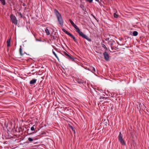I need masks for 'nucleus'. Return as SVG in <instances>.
<instances>
[{
  "label": "nucleus",
  "mask_w": 149,
  "mask_h": 149,
  "mask_svg": "<svg viewBox=\"0 0 149 149\" xmlns=\"http://www.w3.org/2000/svg\"><path fill=\"white\" fill-rule=\"evenodd\" d=\"M69 21L72 25V26L76 29V32L79 34L80 36L86 39L89 41L91 42V40L90 38H89L86 35L84 34L82 32L80 31V30L76 24H75L74 22L71 19H70L69 20Z\"/></svg>",
  "instance_id": "1"
},
{
  "label": "nucleus",
  "mask_w": 149,
  "mask_h": 149,
  "mask_svg": "<svg viewBox=\"0 0 149 149\" xmlns=\"http://www.w3.org/2000/svg\"><path fill=\"white\" fill-rule=\"evenodd\" d=\"M54 11L59 24L61 26H63V22L61 15L56 9H55Z\"/></svg>",
  "instance_id": "2"
},
{
  "label": "nucleus",
  "mask_w": 149,
  "mask_h": 149,
  "mask_svg": "<svg viewBox=\"0 0 149 149\" xmlns=\"http://www.w3.org/2000/svg\"><path fill=\"white\" fill-rule=\"evenodd\" d=\"M10 17L12 23L17 25L18 23V21L15 15L12 14L10 15Z\"/></svg>",
  "instance_id": "3"
},
{
  "label": "nucleus",
  "mask_w": 149,
  "mask_h": 149,
  "mask_svg": "<svg viewBox=\"0 0 149 149\" xmlns=\"http://www.w3.org/2000/svg\"><path fill=\"white\" fill-rule=\"evenodd\" d=\"M118 139L121 143L123 145H125V143L124 139H123L122 135L120 132L119 133V134L118 136Z\"/></svg>",
  "instance_id": "4"
},
{
  "label": "nucleus",
  "mask_w": 149,
  "mask_h": 149,
  "mask_svg": "<svg viewBox=\"0 0 149 149\" xmlns=\"http://www.w3.org/2000/svg\"><path fill=\"white\" fill-rule=\"evenodd\" d=\"M62 30L64 32H65L66 34L67 35H69V36H70L73 39V38L74 37V36L73 35H72V34L71 33H70L68 32L66 30L64 29H62Z\"/></svg>",
  "instance_id": "5"
},
{
  "label": "nucleus",
  "mask_w": 149,
  "mask_h": 149,
  "mask_svg": "<svg viewBox=\"0 0 149 149\" xmlns=\"http://www.w3.org/2000/svg\"><path fill=\"white\" fill-rule=\"evenodd\" d=\"M104 59L107 61H108L109 59V56L108 53L105 52L104 53Z\"/></svg>",
  "instance_id": "6"
},
{
  "label": "nucleus",
  "mask_w": 149,
  "mask_h": 149,
  "mask_svg": "<svg viewBox=\"0 0 149 149\" xmlns=\"http://www.w3.org/2000/svg\"><path fill=\"white\" fill-rule=\"evenodd\" d=\"M76 81L79 84H83L84 82H86L84 81V79H80L79 78H77L76 79Z\"/></svg>",
  "instance_id": "7"
},
{
  "label": "nucleus",
  "mask_w": 149,
  "mask_h": 149,
  "mask_svg": "<svg viewBox=\"0 0 149 149\" xmlns=\"http://www.w3.org/2000/svg\"><path fill=\"white\" fill-rule=\"evenodd\" d=\"M37 81L36 79H33L32 80H31L30 82V84H33L35 83L36 82V81Z\"/></svg>",
  "instance_id": "8"
},
{
  "label": "nucleus",
  "mask_w": 149,
  "mask_h": 149,
  "mask_svg": "<svg viewBox=\"0 0 149 149\" xmlns=\"http://www.w3.org/2000/svg\"><path fill=\"white\" fill-rule=\"evenodd\" d=\"M11 38H10L7 40V47H9L10 46V41Z\"/></svg>",
  "instance_id": "9"
},
{
  "label": "nucleus",
  "mask_w": 149,
  "mask_h": 149,
  "mask_svg": "<svg viewBox=\"0 0 149 149\" xmlns=\"http://www.w3.org/2000/svg\"><path fill=\"white\" fill-rule=\"evenodd\" d=\"M115 41L111 39L109 41V43L110 45L111 46L113 44V43Z\"/></svg>",
  "instance_id": "10"
},
{
  "label": "nucleus",
  "mask_w": 149,
  "mask_h": 149,
  "mask_svg": "<svg viewBox=\"0 0 149 149\" xmlns=\"http://www.w3.org/2000/svg\"><path fill=\"white\" fill-rule=\"evenodd\" d=\"M58 35L57 34V33L56 32L54 33V35H52V36L53 38V39H55L56 38L58 37Z\"/></svg>",
  "instance_id": "11"
},
{
  "label": "nucleus",
  "mask_w": 149,
  "mask_h": 149,
  "mask_svg": "<svg viewBox=\"0 0 149 149\" xmlns=\"http://www.w3.org/2000/svg\"><path fill=\"white\" fill-rule=\"evenodd\" d=\"M52 53L54 55V56L56 57L57 58V59H58V61H59V58L58 57V56L57 55V54H56L55 53V52L54 51V50H52Z\"/></svg>",
  "instance_id": "12"
},
{
  "label": "nucleus",
  "mask_w": 149,
  "mask_h": 149,
  "mask_svg": "<svg viewBox=\"0 0 149 149\" xmlns=\"http://www.w3.org/2000/svg\"><path fill=\"white\" fill-rule=\"evenodd\" d=\"M45 32L47 35H49L50 34L49 31V30L47 28L45 29Z\"/></svg>",
  "instance_id": "13"
},
{
  "label": "nucleus",
  "mask_w": 149,
  "mask_h": 149,
  "mask_svg": "<svg viewBox=\"0 0 149 149\" xmlns=\"http://www.w3.org/2000/svg\"><path fill=\"white\" fill-rule=\"evenodd\" d=\"M133 35L134 36H136L138 34V32L137 31H134L133 32Z\"/></svg>",
  "instance_id": "14"
},
{
  "label": "nucleus",
  "mask_w": 149,
  "mask_h": 149,
  "mask_svg": "<svg viewBox=\"0 0 149 149\" xmlns=\"http://www.w3.org/2000/svg\"><path fill=\"white\" fill-rule=\"evenodd\" d=\"M91 70L92 71L93 73H94L96 72V70L95 68L93 67H92L91 68Z\"/></svg>",
  "instance_id": "15"
},
{
  "label": "nucleus",
  "mask_w": 149,
  "mask_h": 149,
  "mask_svg": "<svg viewBox=\"0 0 149 149\" xmlns=\"http://www.w3.org/2000/svg\"><path fill=\"white\" fill-rule=\"evenodd\" d=\"M113 15H114V17L116 18H118L119 16V15L117 14V13H114Z\"/></svg>",
  "instance_id": "16"
},
{
  "label": "nucleus",
  "mask_w": 149,
  "mask_h": 149,
  "mask_svg": "<svg viewBox=\"0 0 149 149\" xmlns=\"http://www.w3.org/2000/svg\"><path fill=\"white\" fill-rule=\"evenodd\" d=\"M19 53L21 56H22L23 55V54L22 53V49L21 48V46H20V49H19Z\"/></svg>",
  "instance_id": "17"
},
{
  "label": "nucleus",
  "mask_w": 149,
  "mask_h": 149,
  "mask_svg": "<svg viewBox=\"0 0 149 149\" xmlns=\"http://www.w3.org/2000/svg\"><path fill=\"white\" fill-rule=\"evenodd\" d=\"M0 1L3 5H5L6 3L5 0H0Z\"/></svg>",
  "instance_id": "18"
},
{
  "label": "nucleus",
  "mask_w": 149,
  "mask_h": 149,
  "mask_svg": "<svg viewBox=\"0 0 149 149\" xmlns=\"http://www.w3.org/2000/svg\"><path fill=\"white\" fill-rule=\"evenodd\" d=\"M28 141L30 142H31L34 140L31 137L29 138L28 139Z\"/></svg>",
  "instance_id": "19"
},
{
  "label": "nucleus",
  "mask_w": 149,
  "mask_h": 149,
  "mask_svg": "<svg viewBox=\"0 0 149 149\" xmlns=\"http://www.w3.org/2000/svg\"><path fill=\"white\" fill-rule=\"evenodd\" d=\"M35 126L36 127V126L35 125H34L31 128V130L33 131L34 130H35V128H34V127Z\"/></svg>",
  "instance_id": "20"
},
{
  "label": "nucleus",
  "mask_w": 149,
  "mask_h": 149,
  "mask_svg": "<svg viewBox=\"0 0 149 149\" xmlns=\"http://www.w3.org/2000/svg\"><path fill=\"white\" fill-rule=\"evenodd\" d=\"M68 57L71 59L72 60H74V58L72 56H71L69 55V56H68Z\"/></svg>",
  "instance_id": "21"
},
{
  "label": "nucleus",
  "mask_w": 149,
  "mask_h": 149,
  "mask_svg": "<svg viewBox=\"0 0 149 149\" xmlns=\"http://www.w3.org/2000/svg\"><path fill=\"white\" fill-rule=\"evenodd\" d=\"M102 47H103L104 48L106 49H107V47L104 45V44H102Z\"/></svg>",
  "instance_id": "22"
},
{
  "label": "nucleus",
  "mask_w": 149,
  "mask_h": 149,
  "mask_svg": "<svg viewBox=\"0 0 149 149\" xmlns=\"http://www.w3.org/2000/svg\"><path fill=\"white\" fill-rule=\"evenodd\" d=\"M64 54L65 55L67 56L68 57L69 55V54H68L65 52H64Z\"/></svg>",
  "instance_id": "23"
},
{
  "label": "nucleus",
  "mask_w": 149,
  "mask_h": 149,
  "mask_svg": "<svg viewBox=\"0 0 149 149\" xmlns=\"http://www.w3.org/2000/svg\"><path fill=\"white\" fill-rule=\"evenodd\" d=\"M73 39L74 42H77V40L75 37Z\"/></svg>",
  "instance_id": "24"
},
{
  "label": "nucleus",
  "mask_w": 149,
  "mask_h": 149,
  "mask_svg": "<svg viewBox=\"0 0 149 149\" xmlns=\"http://www.w3.org/2000/svg\"><path fill=\"white\" fill-rule=\"evenodd\" d=\"M88 2L91 3L92 2L93 0H86Z\"/></svg>",
  "instance_id": "25"
},
{
  "label": "nucleus",
  "mask_w": 149,
  "mask_h": 149,
  "mask_svg": "<svg viewBox=\"0 0 149 149\" xmlns=\"http://www.w3.org/2000/svg\"><path fill=\"white\" fill-rule=\"evenodd\" d=\"M106 98L104 97H100V99H105V98Z\"/></svg>",
  "instance_id": "26"
},
{
  "label": "nucleus",
  "mask_w": 149,
  "mask_h": 149,
  "mask_svg": "<svg viewBox=\"0 0 149 149\" xmlns=\"http://www.w3.org/2000/svg\"><path fill=\"white\" fill-rule=\"evenodd\" d=\"M34 132H33V133H28V135H31V134H32Z\"/></svg>",
  "instance_id": "27"
},
{
  "label": "nucleus",
  "mask_w": 149,
  "mask_h": 149,
  "mask_svg": "<svg viewBox=\"0 0 149 149\" xmlns=\"http://www.w3.org/2000/svg\"><path fill=\"white\" fill-rule=\"evenodd\" d=\"M96 1H97L98 2L99 1V0H95Z\"/></svg>",
  "instance_id": "28"
},
{
  "label": "nucleus",
  "mask_w": 149,
  "mask_h": 149,
  "mask_svg": "<svg viewBox=\"0 0 149 149\" xmlns=\"http://www.w3.org/2000/svg\"><path fill=\"white\" fill-rule=\"evenodd\" d=\"M72 130H73V131L74 130H73V128H72Z\"/></svg>",
  "instance_id": "29"
},
{
  "label": "nucleus",
  "mask_w": 149,
  "mask_h": 149,
  "mask_svg": "<svg viewBox=\"0 0 149 149\" xmlns=\"http://www.w3.org/2000/svg\"><path fill=\"white\" fill-rule=\"evenodd\" d=\"M111 48H112V47L111 46Z\"/></svg>",
  "instance_id": "30"
}]
</instances>
